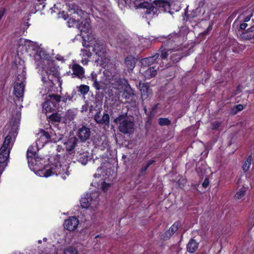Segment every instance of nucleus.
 I'll list each match as a JSON object with an SVG mask.
<instances>
[{
  "label": "nucleus",
  "mask_w": 254,
  "mask_h": 254,
  "mask_svg": "<svg viewBox=\"0 0 254 254\" xmlns=\"http://www.w3.org/2000/svg\"><path fill=\"white\" fill-rule=\"evenodd\" d=\"M67 12L65 14H63V18L64 20L69 18L68 23L79 26V28L81 31H86L90 28V19L85 18L87 13L79 8V6L75 3L70 1L66 3Z\"/></svg>",
  "instance_id": "obj_1"
},
{
  "label": "nucleus",
  "mask_w": 254,
  "mask_h": 254,
  "mask_svg": "<svg viewBox=\"0 0 254 254\" xmlns=\"http://www.w3.org/2000/svg\"><path fill=\"white\" fill-rule=\"evenodd\" d=\"M180 38L175 35L167 39L163 43L159 49L161 60H166L169 53L171 54L172 52H174L175 53L171 55L170 60L172 63L175 64L179 62L185 56L182 50L176 49V47H178L181 45L180 42H178Z\"/></svg>",
  "instance_id": "obj_2"
},
{
  "label": "nucleus",
  "mask_w": 254,
  "mask_h": 254,
  "mask_svg": "<svg viewBox=\"0 0 254 254\" xmlns=\"http://www.w3.org/2000/svg\"><path fill=\"white\" fill-rule=\"evenodd\" d=\"M42 81L48 92L52 91L57 84H61L60 72L59 66L52 63L45 67L41 72Z\"/></svg>",
  "instance_id": "obj_3"
},
{
  "label": "nucleus",
  "mask_w": 254,
  "mask_h": 254,
  "mask_svg": "<svg viewBox=\"0 0 254 254\" xmlns=\"http://www.w3.org/2000/svg\"><path fill=\"white\" fill-rule=\"evenodd\" d=\"M68 168L66 165H62L59 161H55L54 163H51L45 166L42 172L45 177H49L54 175H61V177L65 180L69 175Z\"/></svg>",
  "instance_id": "obj_4"
},
{
  "label": "nucleus",
  "mask_w": 254,
  "mask_h": 254,
  "mask_svg": "<svg viewBox=\"0 0 254 254\" xmlns=\"http://www.w3.org/2000/svg\"><path fill=\"white\" fill-rule=\"evenodd\" d=\"M38 139L36 141L37 147H43L46 144L49 142H57L59 141L62 137H58L55 131L51 128L49 130H45L40 129L38 133Z\"/></svg>",
  "instance_id": "obj_5"
},
{
  "label": "nucleus",
  "mask_w": 254,
  "mask_h": 254,
  "mask_svg": "<svg viewBox=\"0 0 254 254\" xmlns=\"http://www.w3.org/2000/svg\"><path fill=\"white\" fill-rule=\"evenodd\" d=\"M12 140V133L9 132L4 138L2 145L0 148V163H4L8 160L12 144H10Z\"/></svg>",
  "instance_id": "obj_6"
},
{
  "label": "nucleus",
  "mask_w": 254,
  "mask_h": 254,
  "mask_svg": "<svg viewBox=\"0 0 254 254\" xmlns=\"http://www.w3.org/2000/svg\"><path fill=\"white\" fill-rule=\"evenodd\" d=\"M48 97L49 99L43 104V110L46 111V114L56 112L57 106L62 99L60 95L56 94H49Z\"/></svg>",
  "instance_id": "obj_7"
},
{
  "label": "nucleus",
  "mask_w": 254,
  "mask_h": 254,
  "mask_svg": "<svg viewBox=\"0 0 254 254\" xmlns=\"http://www.w3.org/2000/svg\"><path fill=\"white\" fill-rule=\"evenodd\" d=\"M89 111L92 113L93 111H96L97 113L95 114L94 120L96 123L101 125H108L110 123L109 115L106 112L103 113L102 117L101 116V111H102V105L98 107V105L95 106L91 105L89 107Z\"/></svg>",
  "instance_id": "obj_8"
},
{
  "label": "nucleus",
  "mask_w": 254,
  "mask_h": 254,
  "mask_svg": "<svg viewBox=\"0 0 254 254\" xmlns=\"http://www.w3.org/2000/svg\"><path fill=\"white\" fill-rule=\"evenodd\" d=\"M71 70L72 72L70 71L67 72V74L70 75L71 78H77L80 80L85 78V69L80 64L76 63L73 64L71 67Z\"/></svg>",
  "instance_id": "obj_9"
},
{
  "label": "nucleus",
  "mask_w": 254,
  "mask_h": 254,
  "mask_svg": "<svg viewBox=\"0 0 254 254\" xmlns=\"http://www.w3.org/2000/svg\"><path fill=\"white\" fill-rule=\"evenodd\" d=\"M161 53L159 50V52L156 53L151 57H148L141 59L140 61L142 66H149L154 64H160L163 60L160 58Z\"/></svg>",
  "instance_id": "obj_10"
},
{
  "label": "nucleus",
  "mask_w": 254,
  "mask_h": 254,
  "mask_svg": "<svg viewBox=\"0 0 254 254\" xmlns=\"http://www.w3.org/2000/svg\"><path fill=\"white\" fill-rule=\"evenodd\" d=\"M133 122L127 120H123L119 127V131L124 134L132 133L134 130Z\"/></svg>",
  "instance_id": "obj_11"
},
{
  "label": "nucleus",
  "mask_w": 254,
  "mask_h": 254,
  "mask_svg": "<svg viewBox=\"0 0 254 254\" xmlns=\"http://www.w3.org/2000/svg\"><path fill=\"white\" fill-rule=\"evenodd\" d=\"M31 149H33V146H30L27 151V159L29 167L37 165V162L41 159L38 156L37 152H31Z\"/></svg>",
  "instance_id": "obj_12"
},
{
  "label": "nucleus",
  "mask_w": 254,
  "mask_h": 254,
  "mask_svg": "<svg viewBox=\"0 0 254 254\" xmlns=\"http://www.w3.org/2000/svg\"><path fill=\"white\" fill-rule=\"evenodd\" d=\"M137 7L142 8L143 9L142 12L146 15L150 14L152 13L153 15H154L158 10L152 3L146 1L140 2L138 4Z\"/></svg>",
  "instance_id": "obj_13"
},
{
  "label": "nucleus",
  "mask_w": 254,
  "mask_h": 254,
  "mask_svg": "<svg viewBox=\"0 0 254 254\" xmlns=\"http://www.w3.org/2000/svg\"><path fill=\"white\" fill-rule=\"evenodd\" d=\"M79 224V220L75 216H70L64 220V228L69 231L75 230Z\"/></svg>",
  "instance_id": "obj_14"
},
{
  "label": "nucleus",
  "mask_w": 254,
  "mask_h": 254,
  "mask_svg": "<svg viewBox=\"0 0 254 254\" xmlns=\"http://www.w3.org/2000/svg\"><path fill=\"white\" fill-rule=\"evenodd\" d=\"M78 141V140L75 136H71L64 142V144L65 145V149L69 154H72L74 152V149Z\"/></svg>",
  "instance_id": "obj_15"
},
{
  "label": "nucleus",
  "mask_w": 254,
  "mask_h": 254,
  "mask_svg": "<svg viewBox=\"0 0 254 254\" xmlns=\"http://www.w3.org/2000/svg\"><path fill=\"white\" fill-rule=\"evenodd\" d=\"M78 138L82 142H85L90 138L91 135L90 128L85 126H82L78 129L77 133Z\"/></svg>",
  "instance_id": "obj_16"
},
{
  "label": "nucleus",
  "mask_w": 254,
  "mask_h": 254,
  "mask_svg": "<svg viewBox=\"0 0 254 254\" xmlns=\"http://www.w3.org/2000/svg\"><path fill=\"white\" fill-rule=\"evenodd\" d=\"M240 38L244 41H249L251 44H254V25L243 32Z\"/></svg>",
  "instance_id": "obj_17"
},
{
  "label": "nucleus",
  "mask_w": 254,
  "mask_h": 254,
  "mask_svg": "<svg viewBox=\"0 0 254 254\" xmlns=\"http://www.w3.org/2000/svg\"><path fill=\"white\" fill-rule=\"evenodd\" d=\"M75 157L76 161L84 165H86L91 159L89 152L83 149L77 151Z\"/></svg>",
  "instance_id": "obj_18"
},
{
  "label": "nucleus",
  "mask_w": 254,
  "mask_h": 254,
  "mask_svg": "<svg viewBox=\"0 0 254 254\" xmlns=\"http://www.w3.org/2000/svg\"><path fill=\"white\" fill-rule=\"evenodd\" d=\"M93 52L98 56H102L106 53L105 45L103 42L96 41L93 47Z\"/></svg>",
  "instance_id": "obj_19"
},
{
  "label": "nucleus",
  "mask_w": 254,
  "mask_h": 254,
  "mask_svg": "<svg viewBox=\"0 0 254 254\" xmlns=\"http://www.w3.org/2000/svg\"><path fill=\"white\" fill-rule=\"evenodd\" d=\"M93 142L96 147H99L101 150L104 149L108 145V141L106 140L105 137L100 136L94 137Z\"/></svg>",
  "instance_id": "obj_20"
},
{
  "label": "nucleus",
  "mask_w": 254,
  "mask_h": 254,
  "mask_svg": "<svg viewBox=\"0 0 254 254\" xmlns=\"http://www.w3.org/2000/svg\"><path fill=\"white\" fill-rule=\"evenodd\" d=\"M24 91V85L22 81L16 82L14 87V94L17 98L23 97Z\"/></svg>",
  "instance_id": "obj_21"
},
{
  "label": "nucleus",
  "mask_w": 254,
  "mask_h": 254,
  "mask_svg": "<svg viewBox=\"0 0 254 254\" xmlns=\"http://www.w3.org/2000/svg\"><path fill=\"white\" fill-rule=\"evenodd\" d=\"M139 86L141 95V98L143 99H147L150 94L149 86L147 83H141L139 82Z\"/></svg>",
  "instance_id": "obj_22"
},
{
  "label": "nucleus",
  "mask_w": 254,
  "mask_h": 254,
  "mask_svg": "<svg viewBox=\"0 0 254 254\" xmlns=\"http://www.w3.org/2000/svg\"><path fill=\"white\" fill-rule=\"evenodd\" d=\"M137 60L132 56H127L125 60V64L128 71H132L135 67Z\"/></svg>",
  "instance_id": "obj_23"
},
{
  "label": "nucleus",
  "mask_w": 254,
  "mask_h": 254,
  "mask_svg": "<svg viewBox=\"0 0 254 254\" xmlns=\"http://www.w3.org/2000/svg\"><path fill=\"white\" fill-rule=\"evenodd\" d=\"M92 197L90 193H87L84 197L81 198L80 200L81 206L82 208H87L92 201Z\"/></svg>",
  "instance_id": "obj_24"
},
{
  "label": "nucleus",
  "mask_w": 254,
  "mask_h": 254,
  "mask_svg": "<svg viewBox=\"0 0 254 254\" xmlns=\"http://www.w3.org/2000/svg\"><path fill=\"white\" fill-rule=\"evenodd\" d=\"M199 243L194 239H190L187 246V251L190 253H194L198 248Z\"/></svg>",
  "instance_id": "obj_25"
},
{
  "label": "nucleus",
  "mask_w": 254,
  "mask_h": 254,
  "mask_svg": "<svg viewBox=\"0 0 254 254\" xmlns=\"http://www.w3.org/2000/svg\"><path fill=\"white\" fill-rule=\"evenodd\" d=\"M157 69H159V66L156 65L150 66L146 69L144 72V76L146 79H150L155 77L157 74Z\"/></svg>",
  "instance_id": "obj_26"
},
{
  "label": "nucleus",
  "mask_w": 254,
  "mask_h": 254,
  "mask_svg": "<svg viewBox=\"0 0 254 254\" xmlns=\"http://www.w3.org/2000/svg\"><path fill=\"white\" fill-rule=\"evenodd\" d=\"M135 95V91L131 88L130 85H128L125 87V89L123 93V97L126 99H132Z\"/></svg>",
  "instance_id": "obj_27"
},
{
  "label": "nucleus",
  "mask_w": 254,
  "mask_h": 254,
  "mask_svg": "<svg viewBox=\"0 0 254 254\" xmlns=\"http://www.w3.org/2000/svg\"><path fill=\"white\" fill-rule=\"evenodd\" d=\"M49 121L53 123H60L61 122V114L56 112H53L51 115H47Z\"/></svg>",
  "instance_id": "obj_28"
},
{
  "label": "nucleus",
  "mask_w": 254,
  "mask_h": 254,
  "mask_svg": "<svg viewBox=\"0 0 254 254\" xmlns=\"http://www.w3.org/2000/svg\"><path fill=\"white\" fill-rule=\"evenodd\" d=\"M252 160V157L251 155H249L245 161L242 166V169L244 172H247L249 169L251 165Z\"/></svg>",
  "instance_id": "obj_29"
},
{
  "label": "nucleus",
  "mask_w": 254,
  "mask_h": 254,
  "mask_svg": "<svg viewBox=\"0 0 254 254\" xmlns=\"http://www.w3.org/2000/svg\"><path fill=\"white\" fill-rule=\"evenodd\" d=\"M244 106L242 104L234 105L230 110V114L232 116L235 115L238 112L242 111Z\"/></svg>",
  "instance_id": "obj_30"
},
{
  "label": "nucleus",
  "mask_w": 254,
  "mask_h": 254,
  "mask_svg": "<svg viewBox=\"0 0 254 254\" xmlns=\"http://www.w3.org/2000/svg\"><path fill=\"white\" fill-rule=\"evenodd\" d=\"M155 161L152 159L149 160L145 165H143L141 168L139 170V174L140 175H142L149 167V166L153 163H155Z\"/></svg>",
  "instance_id": "obj_31"
},
{
  "label": "nucleus",
  "mask_w": 254,
  "mask_h": 254,
  "mask_svg": "<svg viewBox=\"0 0 254 254\" xmlns=\"http://www.w3.org/2000/svg\"><path fill=\"white\" fill-rule=\"evenodd\" d=\"M158 124L161 126H169L171 125V121L168 118H160L158 119Z\"/></svg>",
  "instance_id": "obj_32"
},
{
  "label": "nucleus",
  "mask_w": 254,
  "mask_h": 254,
  "mask_svg": "<svg viewBox=\"0 0 254 254\" xmlns=\"http://www.w3.org/2000/svg\"><path fill=\"white\" fill-rule=\"evenodd\" d=\"M89 86L86 85L82 84L79 86V91L82 95H86L89 91Z\"/></svg>",
  "instance_id": "obj_33"
},
{
  "label": "nucleus",
  "mask_w": 254,
  "mask_h": 254,
  "mask_svg": "<svg viewBox=\"0 0 254 254\" xmlns=\"http://www.w3.org/2000/svg\"><path fill=\"white\" fill-rule=\"evenodd\" d=\"M64 254H78V253L75 248L69 247L64 250Z\"/></svg>",
  "instance_id": "obj_34"
},
{
  "label": "nucleus",
  "mask_w": 254,
  "mask_h": 254,
  "mask_svg": "<svg viewBox=\"0 0 254 254\" xmlns=\"http://www.w3.org/2000/svg\"><path fill=\"white\" fill-rule=\"evenodd\" d=\"M74 116L75 115L73 114V112L72 111L68 110L67 112L65 113V120L71 121L73 120Z\"/></svg>",
  "instance_id": "obj_35"
},
{
  "label": "nucleus",
  "mask_w": 254,
  "mask_h": 254,
  "mask_svg": "<svg viewBox=\"0 0 254 254\" xmlns=\"http://www.w3.org/2000/svg\"><path fill=\"white\" fill-rule=\"evenodd\" d=\"M246 190L245 189H241L235 194L236 198L240 199L245 194Z\"/></svg>",
  "instance_id": "obj_36"
},
{
  "label": "nucleus",
  "mask_w": 254,
  "mask_h": 254,
  "mask_svg": "<svg viewBox=\"0 0 254 254\" xmlns=\"http://www.w3.org/2000/svg\"><path fill=\"white\" fill-rule=\"evenodd\" d=\"M172 236V234L168 230L161 236V239L164 241L169 240Z\"/></svg>",
  "instance_id": "obj_37"
},
{
  "label": "nucleus",
  "mask_w": 254,
  "mask_h": 254,
  "mask_svg": "<svg viewBox=\"0 0 254 254\" xmlns=\"http://www.w3.org/2000/svg\"><path fill=\"white\" fill-rule=\"evenodd\" d=\"M221 123L218 121H215L213 122H211V128L212 130H216L221 126Z\"/></svg>",
  "instance_id": "obj_38"
},
{
  "label": "nucleus",
  "mask_w": 254,
  "mask_h": 254,
  "mask_svg": "<svg viewBox=\"0 0 254 254\" xmlns=\"http://www.w3.org/2000/svg\"><path fill=\"white\" fill-rule=\"evenodd\" d=\"M73 97V95H69L68 93H66L64 96L62 97L61 101H62L63 102L65 103L66 102L67 100H72V98Z\"/></svg>",
  "instance_id": "obj_39"
},
{
  "label": "nucleus",
  "mask_w": 254,
  "mask_h": 254,
  "mask_svg": "<svg viewBox=\"0 0 254 254\" xmlns=\"http://www.w3.org/2000/svg\"><path fill=\"white\" fill-rule=\"evenodd\" d=\"M147 120L146 121V123L151 124L152 120L155 116V113L150 111L149 113H148L147 114Z\"/></svg>",
  "instance_id": "obj_40"
},
{
  "label": "nucleus",
  "mask_w": 254,
  "mask_h": 254,
  "mask_svg": "<svg viewBox=\"0 0 254 254\" xmlns=\"http://www.w3.org/2000/svg\"><path fill=\"white\" fill-rule=\"evenodd\" d=\"M110 187V184L107 183L105 182H103L101 183V188L104 191H107Z\"/></svg>",
  "instance_id": "obj_41"
},
{
  "label": "nucleus",
  "mask_w": 254,
  "mask_h": 254,
  "mask_svg": "<svg viewBox=\"0 0 254 254\" xmlns=\"http://www.w3.org/2000/svg\"><path fill=\"white\" fill-rule=\"evenodd\" d=\"M83 56L86 58H90L92 56V53L89 50L84 49L82 50Z\"/></svg>",
  "instance_id": "obj_42"
},
{
  "label": "nucleus",
  "mask_w": 254,
  "mask_h": 254,
  "mask_svg": "<svg viewBox=\"0 0 254 254\" xmlns=\"http://www.w3.org/2000/svg\"><path fill=\"white\" fill-rule=\"evenodd\" d=\"M125 117H126V116L123 115H120L118 118L115 119L114 121L117 124H119L120 125V123H122V122L123 120H125Z\"/></svg>",
  "instance_id": "obj_43"
},
{
  "label": "nucleus",
  "mask_w": 254,
  "mask_h": 254,
  "mask_svg": "<svg viewBox=\"0 0 254 254\" xmlns=\"http://www.w3.org/2000/svg\"><path fill=\"white\" fill-rule=\"evenodd\" d=\"M93 86L97 90L100 91L102 89V86H101L100 83L97 80H95L94 82H93Z\"/></svg>",
  "instance_id": "obj_44"
},
{
  "label": "nucleus",
  "mask_w": 254,
  "mask_h": 254,
  "mask_svg": "<svg viewBox=\"0 0 254 254\" xmlns=\"http://www.w3.org/2000/svg\"><path fill=\"white\" fill-rule=\"evenodd\" d=\"M203 167H204V166L203 165H202V167H198L196 168V171L197 174H198L199 176L200 175H202L203 174H204L205 173V169L203 168Z\"/></svg>",
  "instance_id": "obj_45"
},
{
  "label": "nucleus",
  "mask_w": 254,
  "mask_h": 254,
  "mask_svg": "<svg viewBox=\"0 0 254 254\" xmlns=\"http://www.w3.org/2000/svg\"><path fill=\"white\" fill-rule=\"evenodd\" d=\"M209 185V179L206 178L203 182L202 183V186L204 188H206Z\"/></svg>",
  "instance_id": "obj_46"
},
{
  "label": "nucleus",
  "mask_w": 254,
  "mask_h": 254,
  "mask_svg": "<svg viewBox=\"0 0 254 254\" xmlns=\"http://www.w3.org/2000/svg\"><path fill=\"white\" fill-rule=\"evenodd\" d=\"M212 25H209L208 27L207 28V29L202 33V35H207L209 33V32L212 30Z\"/></svg>",
  "instance_id": "obj_47"
},
{
  "label": "nucleus",
  "mask_w": 254,
  "mask_h": 254,
  "mask_svg": "<svg viewBox=\"0 0 254 254\" xmlns=\"http://www.w3.org/2000/svg\"><path fill=\"white\" fill-rule=\"evenodd\" d=\"M88 108H89V106L88 105V104H85L83 105L82 106V107H81V112H87L88 110Z\"/></svg>",
  "instance_id": "obj_48"
},
{
  "label": "nucleus",
  "mask_w": 254,
  "mask_h": 254,
  "mask_svg": "<svg viewBox=\"0 0 254 254\" xmlns=\"http://www.w3.org/2000/svg\"><path fill=\"white\" fill-rule=\"evenodd\" d=\"M248 24L246 23V22H243L242 23H241L240 24V29L244 30L246 29V28L248 27Z\"/></svg>",
  "instance_id": "obj_49"
},
{
  "label": "nucleus",
  "mask_w": 254,
  "mask_h": 254,
  "mask_svg": "<svg viewBox=\"0 0 254 254\" xmlns=\"http://www.w3.org/2000/svg\"><path fill=\"white\" fill-rule=\"evenodd\" d=\"M241 92H242L241 85L240 84H239L236 87V90L234 93V94L237 95L239 93H241Z\"/></svg>",
  "instance_id": "obj_50"
},
{
  "label": "nucleus",
  "mask_w": 254,
  "mask_h": 254,
  "mask_svg": "<svg viewBox=\"0 0 254 254\" xmlns=\"http://www.w3.org/2000/svg\"><path fill=\"white\" fill-rule=\"evenodd\" d=\"M97 74L94 71L91 73V77L92 81L94 82L95 80H97Z\"/></svg>",
  "instance_id": "obj_51"
},
{
  "label": "nucleus",
  "mask_w": 254,
  "mask_h": 254,
  "mask_svg": "<svg viewBox=\"0 0 254 254\" xmlns=\"http://www.w3.org/2000/svg\"><path fill=\"white\" fill-rule=\"evenodd\" d=\"M168 230L170 231V232L172 234V236L174 233L177 231V230L172 226L168 229Z\"/></svg>",
  "instance_id": "obj_52"
},
{
  "label": "nucleus",
  "mask_w": 254,
  "mask_h": 254,
  "mask_svg": "<svg viewBox=\"0 0 254 254\" xmlns=\"http://www.w3.org/2000/svg\"><path fill=\"white\" fill-rule=\"evenodd\" d=\"M159 103H157L155 105H154L152 109H151V112H153V113H155V111L158 109V106H159Z\"/></svg>",
  "instance_id": "obj_53"
},
{
  "label": "nucleus",
  "mask_w": 254,
  "mask_h": 254,
  "mask_svg": "<svg viewBox=\"0 0 254 254\" xmlns=\"http://www.w3.org/2000/svg\"><path fill=\"white\" fill-rule=\"evenodd\" d=\"M173 227H174V228H175V229H176L177 230L178 229V228L180 226V222L179 221H176L175 222L173 225H172Z\"/></svg>",
  "instance_id": "obj_54"
},
{
  "label": "nucleus",
  "mask_w": 254,
  "mask_h": 254,
  "mask_svg": "<svg viewBox=\"0 0 254 254\" xmlns=\"http://www.w3.org/2000/svg\"><path fill=\"white\" fill-rule=\"evenodd\" d=\"M5 12V8H3L2 10H0V20L3 16Z\"/></svg>",
  "instance_id": "obj_55"
},
{
  "label": "nucleus",
  "mask_w": 254,
  "mask_h": 254,
  "mask_svg": "<svg viewBox=\"0 0 254 254\" xmlns=\"http://www.w3.org/2000/svg\"><path fill=\"white\" fill-rule=\"evenodd\" d=\"M251 15H248L247 16H246L244 19V22H247L248 21H249L250 20V19L251 18Z\"/></svg>",
  "instance_id": "obj_56"
},
{
  "label": "nucleus",
  "mask_w": 254,
  "mask_h": 254,
  "mask_svg": "<svg viewBox=\"0 0 254 254\" xmlns=\"http://www.w3.org/2000/svg\"><path fill=\"white\" fill-rule=\"evenodd\" d=\"M196 15L193 14L192 15H190L189 14H188V16H187V18L189 19L190 18H193L194 17H195Z\"/></svg>",
  "instance_id": "obj_57"
},
{
  "label": "nucleus",
  "mask_w": 254,
  "mask_h": 254,
  "mask_svg": "<svg viewBox=\"0 0 254 254\" xmlns=\"http://www.w3.org/2000/svg\"><path fill=\"white\" fill-rule=\"evenodd\" d=\"M143 110H144L145 114L146 115H147L148 114V113H147V108H146V107L145 106L144 107Z\"/></svg>",
  "instance_id": "obj_58"
},
{
  "label": "nucleus",
  "mask_w": 254,
  "mask_h": 254,
  "mask_svg": "<svg viewBox=\"0 0 254 254\" xmlns=\"http://www.w3.org/2000/svg\"><path fill=\"white\" fill-rule=\"evenodd\" d=\"M31 152H36V149H35V146H33V149H31Z\"/></svg>",
  "instance_id": "obj_59"
},
{
  "label": "nucleus",
  "mask_w": 254,
  "mask_h": 254,
  "mask_svg": "<svg viewBox=\"0 0 254 254\" xmlns=\"http://www.w3.org/2000/svg\"><path fill=\"white\" fill-rule=\"evenodd\" d=\"M83 46L85 47L86 48H87V46H86L85 45V44H83Z\"/></svg>",
  "instance_id": "obj_60"
},
{
  "label": "nucleus",
  "mask_w": 254,
  "mask_h": 254,
  "mask_svg": "<svg viewBox=\"0 0 254 254\" xmlns=\"http://www.w3.org/2000/svg\"><path fill=\"white\" fill-rule=\"evenodd\" d=\"M0 20H1L0 19Z\"/></svg>",
  "instance_id": "obj_61"
}]
</instances>
